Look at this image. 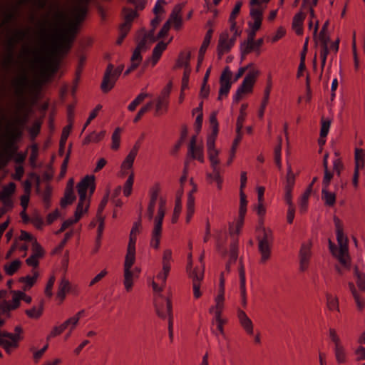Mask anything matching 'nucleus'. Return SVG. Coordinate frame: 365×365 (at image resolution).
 I'll return each instance as SVG.
<instances>
[{
	"label": "nucleus",
	"instance_id": "bf43d9fd",
	"mask_svg": "<svg viewBox=\"0 0 365 365\" xmlns=\"http://www.w3.org/2000/svg\"><path fill=\"white\" fill-rule=\"evenodd\" d=\"M354 274L356 277V284L358 287L365 291V274L360 272L357 266L354 267Z\"/></svg>",
	"mask_w": 365,
	"mask_h": 365
},
{
	"label": "nucleus",
	"instance_id": "603ef678",
	"mask_svg": "<svg viewBox=\"0 0 365 365\" xmlns=\"http://www.w3.org/2000/svg\"><path fill=\"white\" fill-rule=\"evenodd\" d=\"M271 90V86L268 85L267 87L264 90V98L261 103V106L259 110V117L262 118L264 115V113L265 110V108L268 103L269 98V93Z\"/></svg>",
	"mask_w": 365,
	"mask_h": 365
},
{
	"label": "nucleus",
	"instance_id": "f03ea898",
	"mask_svg": "<svg viewBox=\"0 0 365 365\" xmlns=\"http://www.w3.org/2000/svg\"><path fill=\"white\" fill-rule=\"evenodd\" d=\"M28 115L23 117H16L9 122L3 134L5 140L4 148L0 153V163L3 166L6 165L11 160L13 155L17 151L18 147L16 143L21 138L23 135L24 126L27 122Z\"/></svg>",
	"mask_w": 365,
	"mask_h": 365
},
{
	"label": "nucleus",
	"instance_id": "680f3d73",
	"mask_svg": "<svg viewBox=\"0 0 365 365\" xmlns=\"http://www.w3.org/2000/svg\"><path fill=\"white\" fill-rule=\"evenodd\" d=\"M295 183V176L293 173L291 167H289L287 169V176H286V185L284 189L293 190Z\"/></svg>",
	"mask_w": 365,
	"mask_h": 365
},
{
	"label": "nucleus",
	"instance_id": "6e6552de",
	"mask_svg": "<svg viewBox=\"0 0 365 365\" xmlns=\"http://www.w3.org/2000/svg\"><path fill=\"white\" fill-rule=\"evenodd\" d=\"M329 153H325L323 158L324 178L322 180V198L324 204L329 207H333L336 203V195L335 192H329L328 188L333 178V173L329 170L328 166Z\"/></svg>",
	"mask_w": 365,
	"mask_h": 365
},
{
	"label": "nucleus",
	"instance_id": "9b49d317",
	"mask_svg": "<svg viewBox=\"0 0 365 365\" xmlns=\"http://www.w3.org/2000/svg\"><path fill=\"white\" fill-rule=\"evenodd\" d=\"M165 214V200L160 199L158 215L155 218V226L152 232L150 246L158 250L160 247V242L162 232L163 220Z\"/></svg>",
	"mask_w": 365,
	"mask_h": 365
},
{
	"label": "nucleus",
	"instance_id": "052dcab7",
	"mask_svg": "<svg viewBox=\"0 0 365 365\" xmlns=\"http://www.w3.org/2000/svg\"><path fill=\"white\" fill-rule=\"evenodd\" d=\"M327 307L331 311L339 312V300L337 297H333L331 294L327 295Z\"/></svg>",
	"mask_w": 365,
	"mask_h": 365
},
{
	"label": "nucleus",
	"instance_id": "0e129e2a",
	"mask_svg": "<svg viewBox=\"0 0 365 365\" xmlns=\"http://www.w3.org/2000/svg\"><path fill=\"white\" fill-rule=\"evenodd\" d=\"M134 182V173L132 172L124 185L123 194L125 197L130 195Z\"/></svg>",
	"mask_w": 365,
	"mask_h": 365
},
{
	"label": "nucleus",
	"instance_id": "ea45409f",
	"mask_svg": "<svg viewBox=\"0 0 365 365\" xmlns=\"http://www.w3.org/2000/svg\"><path fill=\"white\" fill-rule=\"evenodd\" d=\"M106 134V130H102L99 133L92 132L85 137V138L83 140V144L88 145L91 143H99L105 138Z\"/></svg>",
	"mask_w": 365,
	"mask_h": 365
},
{
	"label": "nucleus",
	"instance_id": "cd10ccee",
	"mask_svg": "<svg viewBox=\"0 0 365 365\" xmlns=\"http://www.w3.org/2000/svg\"><path fill=\"white\" fill-rule=\"evenodd\" d=\"M135 261V245L128 243L125 258L124 269H131Z\"/></svg>",
	"mask_w": 365,
	"mask_h": 365
},
{
	"label": "nucleus",
	"instance_id": "72a5a7b5",
	"mask_svg": "<svg viewBox=\"0 0 365 365\" xmlns=\"http://www.w3.org/2000/svg\"><path fill=\"white\" fill-rule=\"evenodd\" d=\"M306 18L305 14L299 11L296 14L292 20V28L295 33L300 36L303 34V22Z\"/></svg>",
	"mask_w": 365,
	"mask_h": 365
},
{
	"label": "nucleus",
	"instance_id": "f3484780",
	"mask_svg": "<svg viewBox=\"0 0 365 365\" xmlns=\"http://www.w3.org/2000/svg\"><path fill=\"white\" fill-rule=\"evenodd\" d=\"M232 71L230 69L229 66H225L223 69L221 76L220 77V90L218 95V100H221L222 96H227L230 90L232 82Z\"/></svg>",
	"mask_w": 365,
	"mask_h": 365
},
{
	"label": "nucleus",
	"instance_id": "a19ab883",
	"mask_svg": "<svg viewBox=\"0 0 365 365\" xmlns=\"http://www.w3.org/2000/svg\"><path fill=\"white\" fill-rule=\"evenodd\" d=\"M169 101L157 98L154 115L160 116L167 113L168 110Z\"/></svg>",
	"mask_w": 365,
	"mask_h": 365
},
{
	"label": "nucleus",
	"instance_id": "13d9d810",
	"mask_svg": "<svg viewBox=\"0 0 365 365\" xmlns=\"http://www.w3.org/2000/svg\"><path fill=\"white\" fill-rule=\"evenodd\" d=\"M38 156V147L37 144H33L31 146V153L29 158L30 165L32 168H36V161Z\"/></svg>",
	"mask_w": 365,
	"mask_h": 365
},
{
	"label": "nucleus",
	"instance_id": "864d4df0",
	"mask_svg": "<svg viewBox=\"0 0 365 365\" xmlns=\"http://www.w3.org/2000/svg\"><path fill=\"white\" fill-rule=\"evenodd\" d=\"M212 34H213V30L212 29H210L205 37H204V40L202 41V43L200 48V55H202V56H204L210 43V41H211V38H212Z\"/></svg>",
	"mask_w": 365,
	"mask_h": 365
},
{
	"label": "nucleus",
	"instance_id": "20e7f679",
	"mask_svg": "<svg viewBox=\"0 0 365 365\" xmlns=\"http://www.w3.org/2000/svg\"><path fill=\"white\" fill-rule=\"evenodd\" d=\"M334 222L336 228V240L339 249L329 240V247L331 253L335 257L340 264L347 269L351 267V259L349 253L348 238L344 233L343 224L341 220L336 215L334 216Z\"/></svg>",
	"mask_w": 365,
	"mask_h": 365
},
{
	"label": "nucleus",
	"instance_id": "338daca9",
	"mask_svg": "<svg viewBox=\"0 0 365 365\" xmlns=\"http://www.w3.org/2000/svg\"><path fill=\"white\" fill-rule=\"evenodd\" d=\"M209 121L212 128V133L215 135H217L219 131V123L217 118V112H212L210 114Z\"/></svg>",
	"mask_w": 365,
	"mask_h": 365
},
{
	"label": "nucleus",
	"instance_id": "0eeeda50",
	"mask_svg": "<svg viewBox=\"0 0 365 365\" xmlns=\"http://www.w3.org/2000/svg\"><path fill=\"white\" fill-rule=\"evenodd\" d=\"M23 332V328L20 325L15 327L14 333L2 331L0 334V346L7 354L10 355L19 347V343L24 339Z\"/></svg>",
	"mask_w": 365,
	"mask_h": 365
},
{
	"label": "nucleus",
	"instance_id": "bb28decb",
	"mask_svg": "<svg viewBox=\"0 0 365 365\" xmlns=\"http://www.w3.org/2000/svg\"><path fill=\"white\" fill-rule=\"evenodd\" d=\"M263 38H259L256 41L254 40L252 43L250 45H247V42H242L240 45L241 52L243 54H248L253 51H257L259 53V48L263 45Z\"/></svg>",
	"mask_w": 365,
	"mask_h": 365
},
{
	"label": "nucleus",
	"instance_id": "3c124183",
	"mask_svg": "<svg viewBox=\"0 0 365 365\" xmlns=\"http://www.w3.org/2000/svg\"><path fill=\"white\" fill-rule=\"evenodd\" d=\"M140 226H141V217L140 216L137 222H135L133 225V227H132L130 233L128 243L133 242V245H135L136 236L139 233V229H140Z\"/></svg>",
	"mask_w": 365,
	"mask_h": 365
},
{
	"label": "nucleus",
	"instance_id": "aec40b11",
	"mask_svg": "<svg viewBox=\"0 0 365 365\" xmlns=\"http://www.w3.org/2000/svg\"><path fill=\"white\" fill-rule=\"evenodd\" d=\"M123 22L120 26L130 30L133 20L138 16L136 10L124 7L122 10Z\"/></svg>",
	"mask_w": 365,
	"mask_h": 365
},
{
	"label": "nucleus",
	"instance_id": "7c9ffc66",
	"mask_svg": "<svg viewBox=\"0 0 365 365\" xmlns=\"http://www.w3.org/2000/svg\"><path fill=\"white\" fill-rule=\"evenodd\" d=\"M215 305L209 309L210 313H214L215 317H222L225 307V294H217L215 299Z\"/></svg>",
	"mask_w": 365,
	"mask_h": 365
},
{
	"label": "nucleus",
	"instance_id": "a878e982",
	"mask_svg": "<svg viewBox=\"0 0 365 365\" xmlns=\"http://www.w3.org/2000/svg\"><path fill=\"white\" fill-rule=\"evenodd\" d=\"M169 23L170 21L173 24V27L176 31H179L182 26V19L181 16V8L179 6H175L172 11L170 16Z\"/></svg>",
	"mask_w": 365,
	"mask_h": 365
},
{
	"label": "nucleus",
	"instance_id": "39448f33",
	"mask_svg": "<svg viewBox=\"0 0 365 365\" xmlns=\"http://www.w3.org/2000/svg\"><path fill=\"white\" fill-rule=\"evenodd\" d=\"M79 196L74 216L81 219L83 214L88 212L90 206V199H86L87 190H89L90 195H92L96 189L94 175H86L76 186Z\"/></svg>",
	"mask_w": 365,
	"mask_h": 365
},
{
	"label": "nucleus",
	"instance_id": "a18cd8bd",
	"mask_svg": "<svg viewBox=\"0 0 365 365\" xmlns=\"http://www.w3.org/2000/svg\"><path fill=\"white\" fill-rule=\"evenodd\" d=\"M121 133L122 129L120 127H117L112 134L111 149L113 150H118L120 148Z\"/></svg>",
	"mask_w": 365,
	"mask_h": 365
},
{
	"label": "nucleus",
	"instance_id": "b1692460",
	"mask_svg": "<svg viewBox=\"0 0 365 365\" xmlns=\"http://www.w3.org/2000/svg\"><path fill=\"white\" fill-rule=\"evenodd\" d=\"M32 272V276L26 275L19 279V282L24 284L22 290L28 291L36 284L39 276V272L37 269H33Z\"/></svg>",
	"mask_w": 365,
	"mask_h": 365
},
{
	"label": "nucleus",
	"instance_id": "4468645a",
	"mask_svg": "<svg viewBox=\"0 0 365 365\" xmlns=\"http://www.w3.org/2000/svg\"><path fill=\"white\" fill-rule=\"evenodd\" d=\"M235 37L230 38L228 31H225L220 34L217 46V57L221 59L224 54L230 51L235 44Z\"/></svg>",
	"mask_w": 365,
	"mask_h": 365
},
{
	"label": "nucleus",
	"instance_id": "774afa93",
	"mask_svg": "<svg viewBox=\"0 0 365 365\" xmlns=\"http://www.w3.org/2000/svg\"><path fill=\"white\" fill-rule=\"evenodd\" d=\"M41 123L38 120H36L31 127L29 130V135L32 140H34L36 136L39 134L41 130Z\"/></svg>",
	"mask_w": 365,
	"mask_h": 365
},
{
	"label": "nucleus",
	"instance_id": "8fccbe9b",
	"mask_svg": "<svg viewBox=\"0 0 365 365\" xmlns=\"http://www.w3.org/2000/svg\"><path fill=\"white\" fill-rule=\"evenodd\" d=\"M240 292H241V298H242V304L244 308L247 307V294H246V287H245V277L244 271L240 272Z\"/></svg>",
	"mask_w": 365,
	"mask_h": 365
},
{
	"label": "nucleus",
	"instance_id": "c03bdc74",
	"mask_svg": "<svg viewBox=\"0 0 365 365\" xmlns=\"http://www.w3.org/2000/svg\"><path fill=\"white\" fill-rule=\"evenodd\" d=\"M123 284L128 292L132 290L133 286V273L131 269H124Z\"/></svg>",
	"mask_w": 365,
	"mask_h": 365
},
{
	"label": "nucleus",
	"instance_id": "9d476101",
	"mask_svg": "<svg viewBox=\"0 0 365 365\" xmlns=\"http://www.w3.org/2000/svg\"><path fill=\"white\" fill-rule=\"evenodd\" d=\"M123 69V64L118 66L115 68L112 63L108 64L101 84V88L103 93H108L115 86Z\"/></svg>",
	"mask_w": 365,
	"mask_h": 365
},
{
	"label": "nucleus",
	"instance_id": "6ab92c4d",
	"mask_svg": "<svg viewBox=\"0 0 365 365\" xmlns=\"http://www.w3.org/2000/svg\"><path fill=\"white\" fill-rule=\"evenodd\" d=\"M196 135L192 136L189 145L188 153L192 158L197 159L200 163H204V153L202 147H196Z\"/></svg>",
	"mask_w": 365,
	"mask_h": 365
},
{
	"label": "nucleus",
	"instance_id": "69168bd1",
	"mask_svg": "<svg viewBox=\"0 0 365 365\" xmlns=\"http://www.w3.org/2000/svg\"><path fill=\"white\" fill-rule=\"evenodd\" d=\"M208 158L211 163V167L212 170H216L218 168V165L220 164V160L218 158L219 151L218 150H212L207 152Z\"/></svg>",
	"mask_w": 365,
	"mask_h": 365
},
{
	"label": "nucleus",
	"instance_id": "c9c22d12",
	"mask_svg": "<svg viewBox=\"0 0 365 365\" xmlns=\"http://www.w3.org/2000/svg\"><path fill=\"white\" fill-rule=\"evenodd\" d=\"M183 195V189L180 188L179 190L177 192V196L175 199V205L172 216V223L175 224L178 222V218L180 217V214L182 210V205H181V197Z\"/></svg>",
	"mask_w": 365,
	"mask_h": 365
},
{
	"label": "nucleus",
	"instance_id": "ddd939ff",
	"mask_svg": "<svg viewBox=\"0 0 365 365\" xmlns=\"http://www.w3.org/2000/svg\"><path fill=\"white\" fill-rule=\"evenodd\" d=\"M259 74V71L255 69L250 71L247 73L242 84L237 88L234 96V100L236 102H239L241 100L243 94L251 93L252 92L253 86Z\"/></svg>",
	"mask_w": 365,
	"mask_h": 365
},
{
	"label": "nucleus",
	"instance_id": "6e6d98bb",
	"mask_svg": "<svg viewBox=\"0 0 365 365\" xmlns=\"http://www.w3.org/2000/svg\"><path fill=\"white\" fill-rule=\"evenodd\" d=\"M31 250L32 253L31 255L38 257V259H41L44 257L45 252L41 245L36 241V240H34L32 244Z\"/></svg>",
	"mask_w": 365,
	"mask_h": 365
},
{
	"label": "nucleus",
	"instance_id": "7ed1b4c3",
	"mask_svg": "<svg viewBox=\"0 0 365 365\" xmlns=\"http://www.w3.org/2000/svg\"><path fill=\"white\" fill-rule=\"evenodd\" d=\"M45 22L39 23V29L38 31V37L40 43L43 47L49 48L51 52V56L47 58H40L36 56V61L41 63L43 70L50 71L52 73L57 72L59 68L60 57L66 55L68 53L56 52L53 50L55 41L57 36L48 32L47 28L43 25Z\"/></svg>",
	"mask_w": 365,
	"mask_h": 365
},
{
	"label": "nucleus",
	"instance_id": "f257e3e1",
	"mask_svg": "<svg viewBox=\"0 0 365 365\" xmlns=\"http://www.w3.org/2000/svg\"><path fill=\"white\" fill-rule=\"evenodd\" d=\"M80 1L78 5L75 6L71 11V19L68 22L67 26L63 29L57 30L56 29L58 23L62 22L66 19V14L62 11H57L53 15V20L55 22H49L43 20L41 22H45L43 26H46L51 29L48 32L57 36V39L55 41L53 45V50L56 52L68 53L72 47L73 42L76 38L79 24L85 19L87 11V4H82Z\"/></svg>",
	"mask_w": 365,
	"mask_h": 365
},
{
	"label": "nucleus",
	"instance_id": "e433bc0d",
	"mask_svg": "<svg viewBox=\"0 0 365 365\" xmlns=\"http://www.w3.org/2000/svg\"><path fill=\"white\" fill-rule=\"evenodd\" d=\"M167 45L168 43H164L163 41H160L154 47L151 57L153 66H155V64L158 63L162 56L163 52L166 49Z\"/></svg>",
	"mask_w": 365,
	"mask_h": 365
},
{
	"label": "nucleus",
	"instance_id": "412c9836",
	"mask_svg": "<svg viewBox=\"0 0 365 365\" xmlns=\"http://www.w3.org/2000/svg\"><path fill=\"white\" fill-rule=\"evenodd\" d=\"M319 38L322 46V49L320 51V58L322 61L321 66L322 68H324L326 63L327 55L329 53L328 43L329 41V36L327 32H319Z\"/></svg>",
	"mask_w": 365,
	"mask_h": 365
},
{
	"label": "nucleus",
	"instance_id": "473e14b6",
	"mask_svg": "<svg viewBox=\"0 0 365 365\" xmlns=\"http://www.w3.org/2000/svg\"><path fill=\"white\" fill-rule=\"evenodd\" d=\"M70 289V282L66 277H63L59 282L58 292L56 294V297L60 299L61 302H63L66 294L69 292Z\"/></svg>",
	"mask_w": 365,
	"mask_h": 365
},
{
	"label": "nucleus",
	"instance_id": "5fc2aeb1",
	"mask_svg": "<svg viewBox=\"0 0 365 365\" xmlns=\"http://www.w3.org/2000/svg\"><path fill=\"white\" fill-rule=\"evenodd\" d=\"M282 138L278 136V144L274 148V161L279 169L282 168L281 151H282Z\"/></svg>",
	"mask_w": 365,
	"mask_h": 365
},
{
	"label": "nucleus",
	"instance_id": "c756f323",
	"mask_svg": "<svg viewBox=\"0 0 365 365\" xmlns=\"http://www.w3.org/2000/svg\"><path fill=\"white\" fill-rule=\"evenodd\" d=\"M140 149V144L137 142L133 145V148L130 150L125 159L122 163V167L123 168L130 169L133 167L134 160L135 157L138 155V150Z\"/></svg>",
	"mask_w": 365,
	"mask_h": 365
},
{
	"label": "nucleus",
	"instance_id": "1a4fd4ad",
	"mask_svg": "<svg viewBox=\"0 0 365 365\" xmlns=\"http://www.w3.org/2000/svg\"><path fill=\"white\" fill-rule=\"evenodd\" d=\"M172 262V251L170 249L165 250L163 255L162 272H160L156 276V279L159 282L157 283L153 282L152 287L155 292H160L163 290L166 285V279L171 269Z\"/></svg>",
	"mask_w": 365,
	"mask_h": 365
},
{
	"label": "nucleus",
	"instance_id": "09e8293b",
	"mask_svg": "<svg viewBox=\"0 0 365 365\" xmlns=\"http://www.w3.org/2000/svg\"><path fill=\"white\" fill-rule=\"evenodd\" d=\"M21 262L19 259H15L9 264L4 266L6 274L9 276H12L20 268Z\"/></svg>",
	"mask_w": 365,
	"mask_h": 365
},
{
	"label": "nucleus",
	"instance_id": "37998d69",
	"mask_svg": "<svg viewBox=\"0 0 365 365\" xmlns=\"http://www.w3.org/2000/svg\"><path fill=\"white\" fill-rule=\"evenodd\" d=\"M311 192V186H308L300 197L299 211L301 213H304L307 211L308 206V200Z\"/></svg>",
	"mask_w": 365,
	"mask_h": 365
},
{
	"label": "nucleus",
	"instance_id": "4c0bfd02",
	"mask_svg": "<svg viewBox=\"0 0 365 365\" xmlns=\"http://www.w3.org/2000/svg\"><path fill=\"white\" fill-rule=\"evenodd\" d=\"M76 195L73 192V188L70 186L68 189H65L64 195L61 199L60 205L62 208H65L67 205L73 204L76 200Z\"/></svg>",
	"mask_w": 365,
	"mask_h": 365
},
{
	"label": "nucleus",
	"instance_id": "2eb2a0df",
	"mask_svg": "<svg viewBox=\"0 0 365 365\" xmlns=\"http://www.w3.org/2000/svg\"><path fill=\"white\" fill-rule=\"evenodd\" d=\"M204 265L196 267L192 271L189 272V277L192 279L193 294L195 299H199L202 296L200 292L201 282L204 278Z\"/></svg>",
	"mask_w": 365,
	"mask_h": 365
},
{
	"label": "nucleus",
	"instance_id": "f8f14e48",
	"mask_svg": "<svg viewBox=\"0 0 365 365\" xmlns=\"http://www.w3.org/2000/svg\"><path fill=\"white\" fill-rule=\"evenodd\" d=\"M12 86L17 97L24 96L26 88L38 91L41 87L38 81L35 80L30 81L25 73L21 74L13 79Z\"/></svg>",
	"mask_w": 365,
	"mask_h": 365
},
{
	"label": "nucleus",
	"instance_id": "49530a36",
	"mask_svg": "<svg viewBox=\"0 0 365 365\" xmlns=\"http://www.w3.org/2000/svg\"><path fill=\"white\" fill-rule=\"evenodd\" d=\"M364 157L365 154L362 149L356 148L355 150L354 160H355V166L354 169L359 170L360 168H363L364 166Z\"/></svg>",
	"mask_w": 365,
	"mask_h": 365
},
{
	"label": "nucleus",
	"instance_id": "79ce46f5",
	"mask_svg": "<svg viewBox=\"0 0 365 365\" xmlns=\"http://www.w3.org/2000/svg\"><path fill=\"white\" fill-rule=\"evenodd\" d=\"M19 290L11 291L12 299L11 301H9L6 304V309L8 311L15 310L20 307L21 298H20V295L19 294Z\"/></svg>",
	"mask_w": 365,
	"mask_h": 365
},
{
	"label": "nucleus",
	"instance_id": "a211bd4d",
	"mask_svg": "<svg viewBox=\"0 0 365 365\" xmlns=\"http://www.w3.org/2000/svg\"><path fill=\"white\" fill-rule=\"evenodd\" d=\"M237 318L240 324L249 335H252L254 333L253 324L252 320L248 317L247 314L242 309H237Z\"/></svg>",
	"mask_w": 365,
	"mask_h": 365
},
{
	"label": "nucleus",
	"instance_id": "f704fd0d",
	"mask_svg": "<svg viewBox=\"0 0 365 365\" xmlns=\"http://www.w3.org/2000/svg\"><path fill=\"white\" fill-rule=\"evenodd\" d=\"M26 35V31L21 29H16L7 40L8 47L12 49L15 44L24 39Z\"/></svg>",
	"mask_w": 365,
	"mask_h": 365
},
{
	"label": "nucleus",
	"instance_id": "2f4dec72",
	"mask_svg": "<svg viewBox=\"0 0 365 365\" xmlns=\"http://www.w3.org/2000/svg\"><path fill=\"white\" fill-rule=\"evenodd\" d=\"M141 51L135 48L130 58V65L125 71L124 75H128L131 71L135 70L142 61Z\"/></svg>",
	"mask_w": 365,
	"mask_h": 365
},
{
	"label": "nucleus",
	"instance_id": "c85d7f7f",
	"mask_svg": "<svg viewBox=\"0 0 365 365\" xmlns=\"http://www.w3.org/2000/svg\"><path fill=\"white\" fill-rule=\"evenodd\" d=\"M190 51H181L178 57L175 65L173 69H177L181 67H185V69L190 68Z\"/></svg>",
	"mask_w": 365,
	"mask_h": 365
},
{
	"label": "nucleus",
	"instance_id": "5701e85b",
	"mask_svg": "<svg viewBox=\"0 0 365 365\" xmlns=\"http://www.w3.org/2000/svg\"><path fill=\"white\" fill-rule=\"evenodd\" d=\"M168 302L172 307V302L169 298L159 296V297L155 301L156 312L158 315L161 318H165L167 316L168 317V319L170 318V314L166 312V307ZM171 312H173L172 310Z\"/></svg>",
	"mask_w": 365,
	"mask_h": 365
},
{
	"label": "nucleus",
	"instance_id": "dca6fc26",
	"mask_svg": "<svg viewBox=\"0 0 365 365\" xmlns=\"http://www.w3.org/2000/svg\"><path fill=\"white\" fill-rule=\"evenodd\" d=\"M312 242L309 240L306 242H303L301 245V247L299 252V270L301 272H305L307 270L310 259L312 257Z\"/></svg>",
	"mask_w": 365,
	"mask_h": 365
},
{
	"label": "nucleus",
	"instance_id": "e2e57ef3",
	"mask_svg": "<svg viewBox=\"0 0 365 365\" xmlns=\"http://www.w3.org/2000/svg\"><path fill=\"white\" fill-rule=\"evenodd\" d=\"M148 94L145 93H141L129 104L128 109L130 111H134L136 107L140 105L145 98L148 97Z\"/></svg>",
	"mask_w": 365,
	"mask_h": 365
},
{
	"label": "nucleus",
	"instance_id": "393cba45",
	"mask_svg": "<svg viewBox=\"0 0 365 365\" xmlns=\"http://www.w3.org/2000/svg\"><path fill=\"white\" fill-rule=\"evenodd\" d=\"M197 191V186L193 184L192 190L188 193L187 200L186 222L189 223L195 212V197L193 193Z\"/></svg>",
	"mask_w": 365,
	"mask_h": 365
},
{
	"label": "nucleus",
	"instance_id": "4be33fe9",
	"mask_svg": "<svg viewBox=\"0 0 365 365\" xmlns=\"http://www.w3.org/2000/svg\"><path fill=\"white\" fill-rule=\"evenodd\" d=\"M250 16L252 19V21L248 22V26L260 29L263 20L262 10L259 8L252 7L250 9Z\"/></svg>",
	"mask_w": 365,
	"mask_h": 365
},
{
	"label": "nucleus",
	"instance_id": "58836bf2",
	"mask_svg": "<svg viewBox=\"0 0 365 365\" xmlns=\"http://www.w3.org/2000/svg\"><path fill=\"white\" fill-rule=\"evenodd\" d=\"M43 312V302H41L38 306H34L31 309H26L25 314L31 319H38Z\"/></svg>",
	"mask_w": 365,
	"mask_h": 365
},
{
	"label": "nucleus",
	"instance_id": "de8ad7c7",
	"mask_svg": "<svg viewBox=\"0 0 365 365\" xmlns=\"http://www.w3.org/2000/svg\"><path fill=\"white\" fill-rule=\"evenodd\" d=\"M15 189L16 185L12 182L4 186L2 190L0 192V200L11 198V195L14 192Z\"/></svg>",
	"mask_w": 365,
	"mask_h": 365
},
{
	"label": "nucleus",
	"instance_id": "423d86ee",
	"mask_svg": "<svg viewBox=\"0 0 365 365\" xmlns=\"http://www.w3.org/2000/svg\"><path fill=\"white\" fill-rule=\"evenodd\" d=\"M258 251L260 254L259 264H264L272 256V247L274 242L273 232L270 229L262 227L258 230L257 235Z\"/></svg>",
	"mask_w": 365,
	"mask_h": 365
},
{
	"label": "nucleus",
	"instance_id": "4d7b16f0",
	"mask_svg": "<svg viewBox=\"0 0 365 365\" xmlns=\"http://www.w3.org/2000/svg\"><path fill=\"white\" fill-rule=\"evenodd\" d=\"M335 356L339 364H342L346 361V353L344 346L341 344L335 346L334 348Z\"/></svg>",
	"mask_w": 365,
	"mask_h": 365
}]
</instances>
